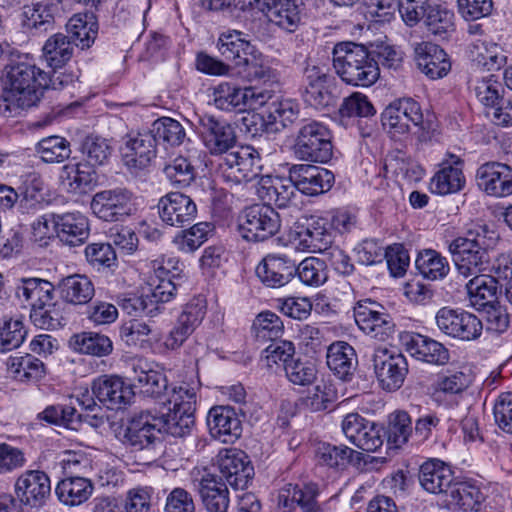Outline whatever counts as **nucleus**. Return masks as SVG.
<instances>
[{
    "instance_id": "nucleus-1",
    "label": "nucleus",
    "mask_w": 512,
    "mask_h": 512,
    "mask_svg": "<svg viewBox=\"0 0 512 512\" xmlns=\"http://www.w3.org/2000/svg\"><path fill=\"white\" fill-rule=\"evenodd\" d=\"M55 81L28 59L12 60L2 74L1 113L15 117L37 106L50 82L57 87Z\"/></svg>"
},
{
    "instance_id": "nucleus-2",
    "label": "nucleus",
    "mask_w": 512,
    "mask_h": 512,
    "mask_svg": "<svg viewBox=\"0 0 512 512\" xmlns=\"http://www.w3.org/2000/svg\"><path fill=\"white\" fill-rule=\"evenodd\" d=\"M332 65L343 82L358 87L373 85L380 76L378 62L362 44L339 42L332 50Z\"/></svg>"
},
{
    "instance_id": "nucleus-3",
    "label": "nucleus",
    "mask_w": 512,
    "mask_h": 512,
    "mask_svg": "<svg viewBox=\"0 0 512 512\" xmlns=\"http://www.w3.org/2000/svg\"><path fill=\"white\" fill-rule=\"evenodd\" d=\"M494 232L485 225L470 228L464 236L449 244V252L460 275L468 278L480 274L489 263V249L494 243Z\"/></svg>"
},
{
    "instance_id": "nucleus-4",
    "label": "nucleus",
    "mask_w": 512,
    "mask_h": 512,
    "mask_svg": "<svg viewBox=\"0 0 512 512\" xmlns=\"http://www.w3.org/2000/svg\"><path fill=\"white\" fill-rule=\"evenodd\" d=\"M332 148V134L326 125L315 120L302 123L294 144L298 159L325 163L332 157Z\"/></svg>"
},
{
    "instance_id": "nucleus-5",
    "label": "nucleus",
    "mask_w": 512,
    "mask_h": 512,
    "mask_svg": "<svg viewBox=\"0 0 512 512\" xmlns=\"http://www.w3.org/2000/svg\"><path fill=\"white\" fill-rule=\"evenodd\" d=\"M260 155L252 146L236 145L218 160V169L227 182L240 184L256 179L261 172Z\"/></svg>"
},
{
    "instance_id": "nucleus-6",
    "label": "nucleus",
    "mask_w": 512,
    "mask_h": 512,
    "mask_svg": "<svg viewBox=\"0 0 512 512\" xmlns=\"http://www.w3.org/2000/svg\"><path fill=\"white\" fill-rule=\"evenodd\" d=\"M280 227L279 214L272 206L265 204L246 208L239 221V233L248 242L265 241L274 236Z\"/></svg>"
},
{
    "instance_id": "nucleus-7",
    "label": "nucleus",
    "mask_w": 512,
    "mask_h": 512,
    "mask_svg": "<svg viewBox=\"0 0 512 512\" xmlns=\"http://www.w3.org/2000/svg\"><path fill=\"white\" fill-rule=\"evenodd\" d=\"M435 321L442 333L466 342L479 339L484 327L482 320L473 313L449 307L438 310Z\"/></svg>"
},
{
    "instance_id": "nucleus-8",
    "label": "nucleus",
    "mask_w": 512,
    "mask_h": 512,
    "mask_svg": "<svg viewBox=\"0 0 512 512\" xmlns=\"http://www.w3.org/2000/svg\"><path fill=\"white\" fill-rule=\"evenodd\" d=\"M159 415L149 410L135 414L123 434V443L135 450L151 449L162 445Z\"/></svg>"
},
{
    "instance_id": "nucleus-9",
    "label": "nucleus",
    "mask_w": 512,
    "mask_h": 512,
    "mask_svg": "<svg viewBox=\"0 0 512 512\" xmlns=\"http://www.w3.org/2000/svg\"><path fill=\"white\" fill-rule=\"evenodd\" d=\"M198 130L204 147L212 156L222 158L237 145L234 127L212 115L199 116Z\"/></svg>"
},
{
    "instance_id": "nucleus-10",
    "label": "nucleus",
    "mask_w": 512,
    "mask_h": 512,
    "mask_svg": "<svg viewBox=\"0 0 512 512\" xmlns=\"http://www.w3.org/2000/svg\"><path fill=\"white\" fill-rule=\"evenodd\" d=\"M382 124L394 135L409 133L412 127L421 131L427 128L420 104L412 98L399 99L387 106L382 113Z\"/></svg>"
},
{
    "instance_id": "nucleus-11",
    "label": "nucleus",
    "mask_w": 512,
    "mask_h": 512,
    "mask_svg": "<svg viewBox=\"0 0 512 512\" xmlns=\"http://www.w3.org/2000/svg\"><path fill=\"white\" fill-rule=\"evenodd\" d=\"M372 360L376 377L384 390L396 391L403 385L408 363L402 353L378 347L374 350Z\"/></svg>"
},
{
    "instance_id": "nucleus-12",
    "label": "nucleus",
    "mask_w": 512,
    "mask_h": 512,
    "mask_svg": "<svg viewBox=\"0 0 512 512\" xmlns=\"http://www.w3.org/2000/svg\"><path fill=\"white\" fill-rule=\"evenodd\" d=\"M266 95L252 87H239L229 82L218 84L213 91L214 105L223 111L245 112L266 103Z\"/></svg>"
},
{
    "instance_id": "nucleus-13",
    "label": "nucleus",
    "mask_w": 512,
    "mask_h": 512,
    "mask_svg": "<svg viewBox=\"0 0 512 512\" xmlns=\"http://www.w3.org/2000/svg\"><path fill=\"white\" fill-rule=\"evenodd\" d=\"M358 327L368 336L379 341L391 339L395 333V323L384 308L371 300L359 302L354 308Z\"/></svg>"
},
{
    "instance_id": "nucleus-14",
    "label": "nucleus",
    "mask_w": 512,
    "mask_h": 512,
    "mask_svg": "<svg viewBox=\"0 0 512 512\" xmlns=\"http://www.w3.org/2000/svg\"><path fill=\"white\" fill-rule=\"evenodd\" d=\"M325 218L310 216L304 222H296L290 231V238L298 247L310 252H326L333 242Z\"/></svg>"
},
{
    "instance_id": "nucleus-15",
    "label": "nucleus",
    "mask_w": 512,
    "mask_h": 512,
    "mask_svg": "<svg viewBox=\"0 0 512 512\" xmlns=\"http://www.w3.org/2000/svg\"><path fill=\"white\" fill-rule=\"evenodd\" d=\"M341 427L347 440L364 451L374 452L383 445L382 427L358 413L347 414Z\"/></svg>"
},
{
    "instance_id": "nucleus-16",
    "label": "nucleus",
    "mask_w": 512,
    "mask_h": 512,
    "mask_svg": "<svg viewBox=\"0 0 512 512\" xmlns=\"http://www.w3.org/2000/svg\"><path fill=\"white\" fill-rule=\"evenodd\" d=\"M289 179L296 190L307 196L328 192L335 181L334 174L323 167L310 164H294L289 168Z\"/></svg>"
},
{
    "instance_id": "nucleus-17",
    "label": "nucleus",
    "mask_w": 512,
    "mask_h": 512,
    "mask_svg": "<svg viewBox=\"0 0 512 512\" xmlns=\"http://www.w3.org/2000/svg\"><path fill=\"white\" fill-rule=\"evenodd\" d=\"M90 206L99 219L120 221L132 213V193L121 188L100 191L93 196Z\"/></svg>"
},
{
    "instance_id": "nucleus-18",
    "label": "nucleus",
    "mask_w": 512,
    "mask_h": 512,
    "mask_svg": "<svg viewBox=\"0 0 512 512\" xmlns=\"http://www.w3.org/2000/svg\"><path fill=\"white\" fill-rule=\"evenodd\" d=\"M475 179L478 188L489 196L512 195V167L506 163L491 161L480 165Z\"/></svg>"
},
{
    "instance_id": "nucleus-19",
    "label": "nucleus",
    "mask_w": 512,
    "mask_h": 512,
    "mask_svg": "<svg viewBox=\"0 0 512 512\" xmlns=\"http://www.w3.org/2000/svg\"><path fill=\"white\" fill-rule=\"evenodd\" d=\"M160 219L167 225L182 228L190 225L197 216L193 199L181 192H170L158 201Z\"/></svg>"
},
{
    "instance_id": "nucleus-20",
    "label": "nucleus",
    "mask_w": 512,
    "mask_h": 512,
    "mask_svg": "<svg viewBox=\"0 0 512 512\" xmlns=\"http://www.w3.org/2000/svg\"><path fill=\"white\" fill-rule=\"evenodd\" d=\"M91 390L95 398L109 409H120L129 405L135 391L130 383L118 375H102L93 380Z\"/></svg>"
},
{
    "instance_id": "nucleus-21",
    "label": "nucleus",
    "mask_w": 512,
    "mask_h": 512,
    "mask_svg": "<svg viewBox=\"0 0 512 512\" xmlns=\"http://www.w3.org/2000/svg\"><path fill=\"white\" fill-rule=\"evenodd\" d=\"M218 468L221 480L235 489H244L254 475V468L245 452L238 449H226L219 453Z\"/></svg>"
},
{
    "instance_id": "nucleus-22",
    "label": "nucleus",
    "mask_w": 512,
    "mask_h": 512,
    "mask_svg": "<svg viewBox=\"0 0 512 512\" xmlns=\"http://www.w3.org/2000/svg\"><path fill=\"white\" fill-rule=\"evenodd\" d=\"M206 301L201 297L193 298L183 308L177 322L165 339V346L175 350L182 346L186 339L201 324L206 314Z\"/></svg>"
},
{
    "instance_id": "nucleus-23",
    "label": "nucleus",
    "mask_w": 512,
    "mask_h": 512,
    "mask_svg": "<svg viewBox=\"0 0 512 512\" xmlns=\"http://www.w3.org/2000/svg\"><path fill=\"white\" fill-rule=\"evenodd\" d=\"M50 479L42 471L28 470L16 480L15 493L21 504L31 508L42 507L50 496Z\"/></svg>"
},
{
    "instance_id": "nucleus-24",
    "label": "nucleus",
    "mask_w": 512,
    "mask_h": 512,
    "mask_svg": "<svg viewBox=\"0 0 512 512\" xmlns=\"http://www.w3.org/2000/svg\"><path fill=\"white\" fill-rule=\"evenodd\" d=\"M259 280L270 288H280L296 276V263L286 255L269 254L256 267Z\"/></svg>"
},
{
    "instance_id": "nucleus-25",
    "label": "nucleus",
    "mask_w": 512,
    "mask_h": 512,
    "mask_svg": "<svg viewBox=\"0 0 512 512\" xmlns=\"http://www.w3.org/2000/svg\"><path fill=\"white\" fill-rule=\"evenodd\" d=\"M124 165L132 172L146 168L156 156V142L151 132L129 135L122 147Z\"/></svg>"
},
{
    "instance_id": "nucleus-26",
    "label": "nucleus",
    "mask_w": 512,
    "mask_h": 512,
    "mask_svg": "<svg viewBox=\"0 0 512 512\" xmlns=\"http://www.w3.org/2000/svg\"><path fill=\"white\" fill-rule=\"evenodd\" d=\"M465 185L463 174V160L453 154L439 164L429 183V189L433 194L448 195L457 193Z\"/></svg>"
},
{
    "instance_id": "nucleus-27",
    "label": "nucleus",
    "mask_w": 512,
    "mask_h": 512,
    "mask_svg": "<svg viewBox=\"0 0 512 512\" xmlns=\"http://www.w3.org/2000/svg\"><path fill=\"white\" fill-rule=\"evenodd\" d=\"M270 22L287 32H294L301 21V0H254Z\"/></svg>"
},
{
    "instance_id": "nucleus-28",
    "label": "nucleus",
    "mask_w": 512,
    "mask_h": 512,
    "mask_svg": "<svg viewBox=\"0 0 512 512\" xmlns=\"http://www.w3.org/2000/svg\"><path fill=\"white\" fill-rule=\"evenodd\" d=\"M402 342L413 358L432 365L442 366L449 362L450 352L440 342L421 334H406Z\"/></svg>"
},
{
    "instance_id": "nucleus-29",
    "label": "nucleus",
    "mask_w": 512,
    "mask_h": 512,
    "mask_svg": "<svg viewBox=\"0 0 512 512\" xmlns=\"http://www.w3.org/2000/svg\"><path fill=\"white\" fill-rule=\"evenodd\" d=\"M319 494L315 483L287 484L279 492L278 505L288 510L299 507L301 512H325L317 500Z\"/></svg>"
},
{
    "instance_id": "nucleus-30",
    "label": "nucleus",
    "mask_w": 512,
    "mask_h": 512,
    "mask_svg": "<svg viewBox=\"0 0 512 512\" xmlns=\"http://www.w3.org/2000/svg\"><path fill=\"white\" fill-rule=\"evenodd\" d=\"M414 56L419 70L432 80L443 78L451 69L447 53L432 42L414 44Z\"/></svg>"
},
{
    "instance_id": "nucleus-31",
    "label": "nucleus",
    "mask_w": 512,
    "mask_h": 512,
    "mask_svg": "<svg viewBox=\"0 0 512 512\" xmlns=\"http://www.w3.org/2000/svg\"><path fill=\"white\" fill-rule=\"evenodd\" d=\"M207 426L211 436L223 443L234 442L242 432L241 421L229 406L212 407L207 415Z\"/></svg>"
},
{
    "instance_id": "nucleus-32",
    "label": "nucleus",
    "mask_w": 512,
    "mask_h": 512,
    "mask_svg": "<svg viewBox=\"0 0 512 512\" xmlns=\"http://www.w3.org/2000/svg\"><path fill=\"white\" fill-rule=\"evenodd\" d=\"M307 86L305 89V102L316 108L324 109L336 102V95L333 92L334 77L320 71L313 66L306 69Z\"/></svg>"
},
{
    "instance_id": "nucleus-33",
    "label": "nucleus",
    "mask_w": 512,
    "mask_h": 512,
    "mask_svg": "<svg viewBox=\"0 0 512 512\" xmlns=\"http://www.w3.org/2000/svg\"><path fill=\"white\" fill-rule=\"evenodd\" d=\"M130 385L146 397L160 398L167 391V379L146 361L139 360L131 367Z\"/></svg>"
},
{
    "instance_id": "nucleus-34",
    "label": "nucleus",
    "mask_w": 512,
    "mask_h": 512,
    "mask_svg": "<svg viewBox=\"0 0 512 512\" xmlns=\"http://www.w3.org/2000/svg\"><path fill=\"white\" fill-rule=\"evenodd\" d=\"M196 482H198L197 489L202 504L207 512L228 511L229 490L221 478H217V476L210 473H204L200 479L194 478V485H196Z\"/></svg>"
},
{
    "instance_id": "nucleus-35",
    "label": "nucleus",
    "mask_w": 512,
    "mask_h": 512,
    "mask_svg": "<svg viewBox=\"0 0 512 512\" xmlns=\"http://www.w3.org/2000/svg\"><path fill=\"white\" fill-rule=\"evenodd\" d=\"M454 480L450 466L439 459H430L420 466L419 482L429 493L448 494Z\"/></svg>"
},
{
    "instance_id": "nucleus-36",
    "label": "nucleus",
    "mask_w": 512,
    "mask_h": 512,
    "mask_svg": "<svg viewBox=\"0 0 512 512\" xmlns=\"http://www.w3.org/2000/svg\"><path fill=\"white\" fill-rule=\"evenodd\" d=\"M57 228L59 240L70 247L84 244L90 235L88 218L81 212L58 214Z\"/></svg>"
},
{
    "instance_id": "nucleus-37",
    "label": "nucleus",
    "mask_w": 512,
    "mask_h": 512,
    "mask_svg": "<svg viewBox=\"0 0 512 512\" xmlns=\"http://www.w3.org/2000/svg\"><path fill=\"white\" fill-rule=\"evenodd\" d=\"M295 185L290 179L272 178L270 176L261 177L257 189L259 197L265 201L266 205H275L279 208H285L295 196Z\"/></svg>"
},
{
    "instance_id": "nucleus-38",
    "label": "nucleus",
    "mask_w": 512,
    "mask_h": 512,
    "mask_svg": "<svg viewBox=\"0 0 512 512\" xmlns=\"http://www.w3.org/2000/svg\"><path fill=\"white\" fill-rule=\"evenodd\" d=\"M57 288L61 299L73 305L87 304L95 295L93 282L82 274H73L61 279Z\"/></svg>"
},
{
    "instance_id": "nucleus-39",
    "label": "nucleus",
    "mask_w": 512,
    "mask_h": 512,
    "mask_svg": "<svg viewBox=\"0 0 512 512\" xmlns=\"http://www.w3.org/2000/svg\"><path fill=\"white\" fill-rule=\"evenodd\" d=\"M326 358L329 369L339 379L345 381L352 376L357 365V355L354 348L344 341L332 343L328 347Z\"/></svg>"
},
{
    "instance_id": "nucleus-40",
    "label": "nucleus",
    "mask_w": 512,
    "mask_h": 512,
    "mask_svg": "<svg viewBox=\"0 0 512 512\" xmlns=\"http://www.w3.org/2000/svg\"><path fill=\"white\" fill-rule=\"evenodd\" d=\"M242 35L243 33L237 30L228 31L222 33L217 42V48L221 56L237 68L255 49Z\"/></svg>"
},
{
    "instance_id": "nucleus-41",
    "label": "nucleus",
    "mask_w": 512,
    "mask_h": 512,
    "mask_svg": "<svg viewBox=\"0 0 512 512\" xmlns=\"http://www.w3.org/2000/svg\"><path fill=\"white\" fill-rule=\"evenodd\" d=\"M15 296L21 303H27L31 309L45 301L52 300L54 286L41 278H22L15 286Z\"/></svg>"
},
{
    "instance_id": "nucleus-42",
    "label": "nucleus",
    "mask_w": 512,
    "mask_h": 512,
    "mask_svg": "<svg viewBox=\"0 0 512 512\" xmlns=\"http://www.w3.org/2000/svg\"><path fill=\"white\" fill-rule=\"evenodd\" d=\"M361 455L348 446H336L326 442L319 443L315 450V458L319 465L335 469H344L349 463L359 462Z\"/></svg>"
},
{
    "instance_id": "nucleus-43",
    "label": "nucleus",
    "mask_w": 512,
    "mask_h": 512,
    "mask_svg": "<svg viewBox=\"0 0 512 512\" xmlns=\"http://www.w3.org/2000/svg\"><path fill=\"white\" fill-rule=\"evenodd\" d=\"M60 177L63 186L73 193H86L97 183V174L89 164L65 165Z\"/></svg>"
},
{
    "instance_id": "nucleus-44",
    "label": "nucleus",
    "mask_w": 512,
    "mask_h": 512,
    "mask_svg": "<svg viewBox=\"0 0 512 512\" xmlns=\"http://www.w3.org/2000/svg\"><path fill=\"white\" fill-rule=\"evenodd\" d=\"M93 489V484L88 478L69 477L57 484L55 492L63 504L76 506L87 501L92 495Z\"/></svg>"
},
{
    "instance_id": "nucleus-45",
    "label": "nucleus",
    "mask_w": 512,
    "mask_h": 512,
    "mask_svg": "<svg viewBox=\"0 0 512 512\" xmlns=\"http://www.w3.org/2000/svg\"><path fill=\"white\" fill-rule=\"evenodd\" d=\"M72 45L81 49L89 48L98 33V23L93 13L76 14L67 24Z\"/></svg>"
},
{
    "instance_id": "nucleus-46",
    "label": "nucleus",
    "mask_w": 512,
    "mask_h": 512,
    "mask_svg": "<svg viewBox=\"0 0 512 512\" xmlns=\"http://www.w3.org/2000/svg\"><path fill=\"white\" fill-rule=\"evenodd\" d=\"M471 60L488 71L499 70L506 64L504 50L496 43L477 40L469 46Z\"/></svg>"
},
{
    "instance_id": "nucleus-47",
    "label": "nucleus",
    "mask_w": 512,
    "mask_h": 512,
    "mask_svg": "<svg viewBox=\"0 0 512 512\" xmlns=\"http://www.w3.org/2000/svg\"><path fill=\"white\" fill-rule=\"evenodd\" d=\"M69 346L75 352L97 357L107 356L113 351L111 339L106 335L94 332L73 335L69 340Z\"/></svg>"
},
{
    "instance_id": "nucleus-48",
    "label": "nucleus",
    "mask_w": 512,
    "mask_h": 512,
    "mask_svg": "<svg viewBox=\"0 0 512 512\" xmlns=\"http://www.w3.org/2000/svg\"><path fill=\"white\" fill-rule=\"evenodd\" d=\"M30 319L40 329L56 330L65 321L63 304L53 297L52 300L35 305L30 311Z\"/></svg>"
},
{
    "instance_id": "nucleus-49",
    "label": "nucleus",
    "mask_w": 512,
    "mask_h": 512,
    "mask_svg": "<svg viewBox=\"0 0 512 512\" xmlns=\"http://www.w3.org/2000/svg\"><path fill=\"white\" fill-rule=\"evenodd\" d=\"M74 47L68 36L56 33L43 46V58L53 69L63 67L72 57Z\"/></svg>"
},
{
    "instance_id": "nucleus-50",
    "label": "nucleus",
    "mask_w": 512,
    "mask_h": 512,
    "mask_svg": "<svg viewBox=\"0 0 512 512\" xmlns=\"http://www.w3.org/2000/svg\"><path fill=\"white\" fill-rule=\"evenodd\" d=\"M473 278L466 284L467 293L472 305L478 306L480 310L484 303H496L497 281L495 278L487 275H472Z\"/></svg>"
},
{
    "instance_id": "nucleus-51",
    "label": "nucleus",
    "mask_w": 512,
    "mask_h": 512,
    "mask_svg": "<svg viewBox=\"0 0 512 512\" xmlns=\"http://www.w3.org/2000/svg\"><path fill=\"white\" fill-rule=\"evenodd\" d=\"M22 15L23 27L28 31L43 33L54 29V16L47 4L25 6Z\"/></svg>"
},
{
    "instance_id": "nucleus-52",
    "label": "nucleus",
    "mask_w": 512,
    "mask_h": 512,
    "mask_svg": "<svg viewBox=\"0 0 512 512\" xmlns=\"http://www.w3.org/2000/svg\"><path fill=\"white\" fill-rule=\"evenodd\" d=\"M416 267L427 279L440 280L447 276L450 270L449 263L439 252L427 249L419 253Z\"/></svg>"
},
{
    "instance_id": "nucleus-53",
    "label": "nucleus",
    "mask_w": 512,
    "mask_h": 512,
    "mask_svg": "<svg viewBox=\"0 0 512 512\" xmlns=\"http://www.w3.org/2000/svg\"><path fill=\"white\" fill-rule=\"evenodd\" d=\"M178 263L174 259H168L167 265L171 266L174 271H171L169 267L160 266L158 267L156 273L157 278L159 279L158 284L152 290V295L150 299L153 300V304L155 303H166L170 301L176 292L177 284L175 279H178V273L176 266L174 265Z\"/></svg>"
},
{
    "instance_id": "nucleus-54",
    "label": "nucleus",
    "mask_w": 512,
    "mask_h": 512,
    "mask_svg": "<svg viewBox=\"0 0 512 512\" xmlns=\"http://www.w3.org/2000/svg\"><path fill=\"white\" fill-rule=\"evenodd\" d=\"M151 134L155 142H162L168 146H179L186 139V131L182 124L170 117H162L154 121Z\"/></svg>"
},
{
    "instance_id": "nucleus-55",
    "label": "nucleus",
    "mask_w": 512,
    "mask_h": 512,
    "mask_svg": "<svg viewBox=\"0 0 512 512\" xmlns=\"http://www.w3.org/2000/svg\"><path fill=\"white\" fill-rule=\"evenodd\" d=\"M212 232V225L208 222H199L187 230L178 232L173 243L177 249L184 253H192L202 246Z\"/></svg>"
},
{
    "instance_id": "nucleus-56",
    "label": "nucleus",
    "mask_w": 512,
    "mask_h": 512,
    "mask_svg": "<svg viewBox=\"0 0 512 512\" xmlns=\"http://www.w3.org/2000/svg\"><path fill=\"white\" fill-rule=\"evenodd\" d=\"M151 326L139 319L124 322L119 329L121 340L129 347L148 348L151 344Z\"/></svg>"
},
{
    "instance_id": "nucleus-57",
    "label": "nucleus",
    "mask_w": 512,
    "mask_h": 512,
    "mask_svg": "<svg viewBox=\"0 0 512 512\" xmlns=\"http://www.w3.org/2000/svg\"><path fill=\"white\" fill-rule=\"evenodd\" d=\"M284 324L280 317L270 311L259 313L253 321L252 332L258 341H274L282 336Z\"/></svg>"
},
{
    "instance_id": "nucleus-58",
    "label": "nucleus",
    "mask_w": 512,
    "mask_h": 512,
    "mask_svg": "<svg viewBox=\"0 0 512 512\" xmlns=\"http://www.w3.org/2000/svg\"><path fill=\"white\" fill-rule=\"evenodd\" d=\"M9 367L19 381L35 382L45 375L44 363L29 354L12 358Z\"/></svg>"
},
{
    "instance_id": "nucleus-59",
    "label": "nucleus",
    "mask_w": 512,
    "mask_h": 512,
    "mask_svg": "<svg viewBox=\"0 0 512 512\" xmlns=\"http://www.w3.org/2000/svg\"><path fill=\"white\" fill-rule=\"evenodd\" d=\"M162 422L161 433H167L173 437L183 438L191 434L195 425V415L181 411H168L165 415H159Z\"/></svg>"
},
{
    "instance_id": "nucleus-60",
    "label": "nucleus",
    "mask_w": 512,
    "mask_h": 512,
    "mask_svg": "<svg viewBox=\"0 0 512 512\" xmlns=\"http://www.w3.org/2000/svg\"><path fill=\"white\" fill-rule=\"evenodd\" d=\"M166 402L170 405L169 411H181L194 414L196 410V390L188 384H181L169 388L164 392Z\"/></svg>"
},
{
    "instance_id": "nucleus-61",
    "label": "nucleus",
    "mask_w": 512,
    "mask_h": 512,
    "mask_svg": "<svg viewBox=\"0 0 512 512\" xmlns=\"http://www.w3.org/2000/svg\"><path fill=\"white\" fill-rule=\"evenodd\" d=\"M249 81L267 82L275 78V71L268 65L263 54L256 48L238 67Z\"/></svg>"
},
{
    "instance_id": "nucleus-62",
    "label": "nucleus",
    "mask_w": 512,
    "mask_h": 512,
    "mask_svg": "<svg viewBox=\"0 0 512 512\" xmlns=\"http://www.w3.org/2000/svg\"><path fill=\"white\" fill-rule=\"evenodd\" d=\"M36 151L46 163L62 162L71 153L69 142L60 136L43 138L37 143Z\"/></svg>"
},
{
    "instance_id": "nucleus-63",
    "label": "nucleus",
    "mask_w": 512,
    "mask_h": 512,
    "mask_svg": "<svg viewBox=\"0 0 512 512\" xmlns=\"http://www.w3.org/2000/svg\"><path fill=\"white\" fill-rule=\"evenodd\" d=\"M296 275L308 286H320L328 278L327 266L324 260L317 257H307L296 265Z\"/></svg>"
},
{
    "instance_id": "nucleus-64",
    "label": "nucleus",
    "mask_w": 512,
    "mask_h": 512,
    "mask_svg": "<svg viewBox=\"0 0 512 512\" xmlns=\"http://www.w3.org/2000/svg\"><path fill=\"white\" fill-rule=\"evenodd\" d=\"M413 431L412 419L408 412L397 410L390 414L388 442L399 448L406 444Z\"/></svg>"
}]
</instances>
